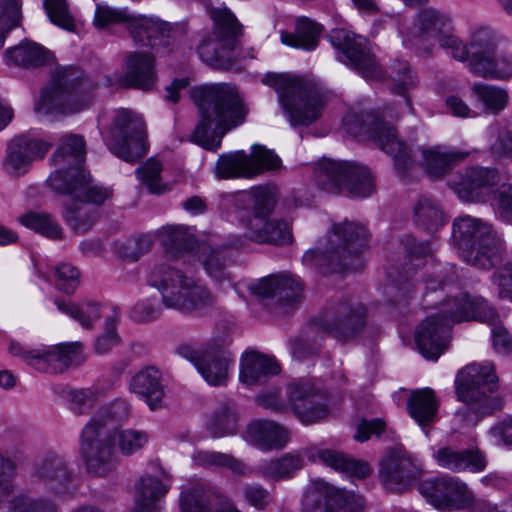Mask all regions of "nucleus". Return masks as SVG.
Here are the masks:
<instances>
[{"label":"nucleus","mask_w":512,"mask_h":512,"mask_svg":"<svg viewBox=\"0 0 512 512\" xmlns=\"http://www.w3.org/2000/svg\"><path fill=\"white\" fill-rule=\"evenodd\" d=\"M457 280L455 267L450 265L445 274L438 273L426 279L423 300L427 308L438 311L428 316L418 327L415 340L420 354L427 360H437L447 349L451 324L477 320L494 325L498 318L494 308L479 296L466 292L440 298L433 294L448 289Z\"/></svg>","instance_id":"nucleus-1"},{"label":"nucleus","mask_w":512,"mask_h":512,"mask_svg":"<svg viewBox=\"0 0 512 512\" xmlns=\"http://www.w3.org/2000/svg\"><path fill=\"white\" fill-rule=\"evenodd\" d=\"M129 408L123 401L115 402L101 415L94 416L83 428L80 450L87 469L105 476L116 465V448L123 456H132L141 451L149 441L146 431L137 429H115L114 425L128 417Z\"/></svg>","instance_id":"nucleus-2"},{"label":"nucleus","mask_w":512,"mask_h":512,"mask_svg":"<svg viewBox=\"0 0 512 512\" xmlns=\"http://www.w3.org/2000/svg\"><path fill=\"white\" fill-rule=\"evenodd\" d=\"M191 96L200 114L191 140L207 150L216 151L224 135L244 123L248 107L236 87L229 84L197 87Z\"/></svg>","instance_id":"nucleus-3"},{"label":"nucleus","mask_w":512,"mask_h":512,"mask_svg":"<svg viewBox=\"0 0 512 512\" xmlns=\"http://www.w3.org/2000/svg\"><path fill=\"white\" fill-rule=\"evenodd\" d=\"M147 282L159 291L163 306L185 315H200L216 303L215 295L200 279L165 261L153 266Z\"/></svg>","instance_id":"nucleus-4"},{"label":"nucleus","mask_w":512,"mask_h":512,"mask_svg":"<svg viewBox=\"0 0 512 512\" xmlns=\"http://www.w3.org/2000/svg\"><path fill=\"white\" fill-rule=\"evenodd\" d=\"M263 83L276 90L292 126H308L321 117L326 96L314 77L267 73Z\"/></svg>","instance_id":"nucleus-5"},{"label":"nucleus","mask_w":512,"mask_h":512,"mask_svg":"<svg viewBox=\"0 0 512 512\" xmlns=\"http://www.w3.org/2000/svg\"><path fill=\"white\" fill-rule=\"evenodd\" d=\"M368 232L365 227L343 221L334 224L324 250H310L303 256V263L326 274L355 270L362 266L358 254L366 245Z\"/></svg>","instance_id":"nucleus-6"},{"label":"nucleus","mask_w":512,"mask_h":512,"mask_svg":"<svg viewBox=\"0 0 512 512\" xmlns=\"http://www.w3.org/2000/svg\"><path fill=\"white\" fill-rule=\"evenodd\" d=\"M452 238L462 259L472 266L490 269L501 260L504 241L490 223L480 218H456Z\"/></svg>","instance_id":"nucleus-7"},{"label":"nucleus","mask_w":512,"mask_h":512,"mask_svg":"<svg viewBox=\"0 0 512 512\" xmlns=\"http://www.w3.org/2000/svg\"><path fill=\"white\" fill-rule=\"evenodd\" d=\"M399 115L393 107H387L381 116L371 112L361 115L348 114L343 123L347 132L354 137H365L371 139L382 151L390 155L397 171L405 176L406 171L414 165L406 144L401 141L397 131L387 119H397Z\"/></svg>","instance_id":"nucleus-8"},{"label":"nucleus","mask_w":512,"mask_h":512,"mask_svg":"<svg viewBox=\"0 0 512 512\" xmlns=\"http://www.w3.org/2000/svg\"><path fill=\"white\" fill-rule=\"evenodd\" d=\"M92 83L74 66L58 68L52 84L42 91L35 111L43 115H69L85 109L91 101Z\"/></svg>","instance_id":"nucleus-9"},{"label":"nucleus","mask_w":512,"mask_h":512,"mask_svg":"<svg viewBox=\"0 0 512 512\" xmlns=\"http://www.w3.org/2000/svg\"><path fill=\"white\" fill-rule=\"evenodd\" d=\"M288 403L278 392L263 393L257 396L258 404L275 413L291 410L299 421L310 425L321 421L328 415L327 394L310 379H297L290 382L286 389Z\"/></svg>","instance_id":"nucleus-10"},{"label":"nucleus","mask_w":512,"mask_h":512,"mask_svg":"<svg viewBox=\"0 0 512 512\" xmlns=\"http://www.w3.org/2000/svg\"><path fill=\"white\" fill-rule=\"evenodd\" d=\"M455 388L458 399L469 405L477 420L502 407L497 395L498 377L491 362L466 365L456 376Z\"/></svg>","instance_id":"nucleus-11"},{"label":"nucleus","mask_w":512,"mask_h":512,"mask_svg":"<svg viewBox=\"0 0 512 512\" xmlns=\"http://www.w3.org/2000/svg\"><path fill=\"white\" fill-rule=\"evenodd\" d=\"M210 14L214 22L213 34L201 41L198 53L208 65L226 69L240 57L235 51L242 35L241 25L226 8L214 9Z\"/></svg>","instance_id":"nucleus-12"},{"label":"nucleus","mask_w":512,"mask_h":512,"mask_svg":"<svg viewBox=\"0 0 512 512\" xmlns=\"http://www.w3.org/2000/svg\"><path fill=\"white\" fill-rule=\"evenodd\" d=\"M104 139L115 156L129 163L138 161L148 151L146 124L141 116L127 109L114 112Z\"/></svg>","instance_id":"nucleus-13"},{"label":"nucleus","mask_w":512,"mask_h":512,"mask_svg":"<svg viewBox=\"0 0 512 512\" xmlns=\"http://www.w3.org/2000/svg\"><path fill=\"white\" fill-rule=\"evenodd\" d=\"M315 176L321 189L332 194L346 190L352 197H368L375 191L369 169L355 163L323 159Z\"/></svg>","instance_id":"nucleus-14"},{"label":"nucleus","mask_w":512,"mask_h":512,"mask_svg":"<svg viewBox=\"0 0 512 512\" xmlns=\"http://www.w3.org/2000/svg\"><path fill=\"white\" fill-rule=\"evenodd\" d=\"M9 353L20 358L27 365L45 373H62L72 366L85 361L80 342L41 346L31 349L20 342L12 341Z\"/></svg>","instance_id":"nucleus-15"},{"label":"nucleus","mask_w":512,"mask_h":512,"mask_svg":"<svg viewBox=\"0 0 512 512\" xmlns=\"http://www.w3.org/2000/svg\"><path fill=\"white\" fill-rule=\"evenodd\" d=\"M126 23L135 44L150 46L152 49L159 45L169 44L171 28L168 23L148 17H135L127 10L113 9L106 4L96 5L94 23L104 27L113 23Z\"/></svg>","instance_id":"nucleus-16"},{"label":"nucleus","mask_w":512,"mask_h":512,"mask_svg":"<svg viewBox=\"0 0 512 512\" xmlns=\"http://www.w3.org/2000/svg\"><path fill=\"white\" fill-rule=\"evenodd\" d=\"M281 160L272 151L263 146H253L252 153L236 151L219 157L216 174L219 178H252L265 170L280 167Z\"/></svg>","instance_id":"nucleus-17"},{"label":"nucleus","mask_w":512,"mask_h":512,"mask_svg":"<svg viewBox=\"0 0 512 512\" xmlns=\"http://www.w3.org/2000/svg\"><path fill=\"white\" fill-rule=\"evenodd\" d=\"M418 490L427 502L444 511L466 508L475 500L464 481L449 475L425 480L419 484Z\"/></svg>","instance_id":"nucleus-18"},{"label":"nucleus","mask_w":512,"mask_h":512,"mask_svg":"<svg viewBox=\"0 0 512 512\" xmlns=\"http://www.w3.org/2000/svg\"><path fill=\"white\" fill-rule=\"evenodd\" d=\"M362 496L317 480L308 487L303 500L305 512H362Z\"/></svg>","instance_id":"nucleus-19"},{"label":"nucleus","mask_w":512,"mask_h":512,"mask_svg":"<svg viewBox=\"0 0 512 512\" xmlns=\"http://www.w3.org/2000/svg\"><path fill=\"white\" fill-rule=\"evenodd\" d=\"M332 45L341 51L339 58L351 65L363 77L380 79L382 70L365 44V40L345 29H335L330 35Z\"/></svg>","instance_id":"nucleus-20"},{"label":"nucleus","mask_w":512,"mask_h":512,"mask_svg":"<svg viewBox=\"0 0 512 512\" xmlns=\"http://www.w3.org/2000/svg\"><path fill=\"white\" fill-rule=\"evenodd\" d=\"M51 147V143L30 133L14 137L8 144L3 161L5 172L12 176L25 174L29 165L33 161L43 158Z\"/></svg>","instance_id":"nucleus-21"},{"label":"nucleus","mask_w":512,"mask_h":512,"mask_svg":"<svg viewBox=\"0 0 512 512\" xmlns=\"http://www.w3.org/2000/svg\"><path fill=\"white\" fill-rule=\"evenodd\" d=\"M366 324V308L363 304L342 301L330 307L324 316V326L339 339H349Z\"/></svg>","instance_id":"nucleus-22"},{"label":"nucleus","mask_w":512,"mask_h":512,"mask_svg":"<svg viewBox=\"0 0 512 512\" xmlns=\"http://www.w3.org/2000/svg\"><path fill=\"white\" fill-rule=\"evenodd\" d=\"M250 291L262 299H275L282 306L297 303L303 294V283L288 274H273L249 285Z\"/></svg>","instance_id":"nucleus-23"},{"label":"nucleus","mask_w":512,"mask_h":512,"mask_svg":"<svg viewBox=\"0 0 512 512\" xmlns=\"http://www.w3.org/2000/svg\"><path fill=\"white\" fill-rule=\"evenodd\" d=\"M420 468L403 449L388 451L380 462L379 474L390 489L409 486L420 475Z\"/></svg>","instance_id":"nucleus-24"},{"label":"nucleus","mask_w":512,"mask_h":512,"mask_svg":"<svg viewBox=\"0 0 512 512\" xmlns=\"http://www.w3.org/2000/svg\"><path fill=\"white\" fill-rule=\"evenodd\" d=\"M181 354L190 359L203 378L211 385H222L228 376L231 357L220 348H206L194 351L189 347H181Z\"/></svg>","instance_id":"nucleus-25"},{"label":"nucleus","mask_w":512,"mask_h":512,"mask_svg":"<svg viewBox=\"0 0 512 512\" xmlns=\"http://www.w3.org/2000/svg\"><path fill=\"white\" fill-rule=\"evenodd\" d=\"M245 236L259 244L286 245L292 242L290 224L282 219L249 217L245 223Z\"/></svg>","instance_id":"nucleus-26"},{"label":"nucleus","mask_w":512,"mask_h":512,"mask_svg":"<svg viewBox=\"0 0 512 512\" xmlns=\"http://www.w3.org/2000/svg\"><path fill=\"white\" fill-rule=\"evenodd\" d=\"M496 170L484 167H470L454 182L458 196L466 202L484 201L486 190L498 183Z\"/></svg>","instance_id":"nucleus-27"},{"label":"nucleus","mask_w":512,"mask_h":512,"mask_svg":"<svg viewBox=\"0 0 512 512\" xmlns=\"http://www.w3.org/2000/svg\"><path fill=\"white\" fill-rule=\"evenodd\" d=\"M438 466L455 473H480L487 466L485 454L478 448L456 450L452 447L439 448L433 454Z\"/></svg>","instance_id":"nucleus-28"},{"label":"nucleus","mask_w":512,"mask_h":512,"mask_svg":"<svg viewBox=\"0 0 512 512\" xmlns=\"http://www.w3.org/2000/svg\"><path fill=\"white\" fill-rule=\"evenodd\" d=\"M154 61L155 55L152 52L129 53L125 74L120 79L121 85L142 90L151 89L156 80Z\"/></svg>","instance_id":"nucleus-29"},{"label":"nucleus","mask_w":512,"mask_h":512,"mask_svg":"<svg viewBox=\"0 0 512 512\" xmlns=\"http://www.w3.org/2000/svg\"><path fill=\"white\" fill-rule=\"evenodd\" d=\"M34 477L53 494H63L72 481V471L61 456H49L39 462Z\"/></svg>","instance_id":"nucleus-30"},{"label":"nucleus","mask_w":512,"mask_h":512,"mask_svg":"<svg viewBox=\"0 0 512 512\" xmlns=\"http://www.w3.org/2000/svg\"><path fill=\"white\" fill-rule=\"evenodd\" d=\"M304 454L313 462L319 461L336 471L358 479L366 478L371 473L367 462L354 460L337 450L309 447L304 450Z\"/></svg>","instance_id":"nucleus-31"},{"label":"nucleus","mask_w":512,"mask_h":512,"mask_svg":"<svg viewBox=\"0 0 512 512\" xmlns=\"http://www.w3.org/2000/svg\"><path fill=\"white\" fill-rule=\"evenodd\" d=\"M247 440L264 451L284 448L289 441V431L270 420L252 421L246 429Z\"/></svg>","instance_id":"nucleus-32"},{"label":"nucleus","mask_w":512,"mask_h":512,"mask_svg":"<svg viewBox=\"0 0 512 512\" xmlns=\"http://www.w3.org/2000/svg\"><path fill=\"white\" fill-rule=\"evenodd\" d=\"M182 512H240L229 500L196 485L181 496Z\"/></svg>","instance_id":"nucleus-33"},{"label":"nucleus","mask_w":512,"mask_h":512,"mask_svg":"<svg viewBox=\"0 0 512 512\" xmlns=\"http://www.w3.org/2000/svg\"><path fill=\"white\" fill-rule=\"evenodd\" d=\"M130 389L140 396L151 410L161 408L164 405L166 392L162 383V374L155 367L142 369L133 376Z\"/></svg>","instance_id":"nucleus-34"},{"label":"nucleus","mask_w":512,"mask_h":512,"mask_svg":"<svg viewBox=\"0 0 512 512\" xmlns=\"http://www.w3.org/2000/svg\"><path fill=\"white\" fill-rule=\"evenodd\" d=\"M279 371V365L273 359L258 352H248L241 359L240 381L247 386L264 384Z\"/></svg>","instance_id":"nucleus-35"},{"label":"nucleus","mask_w":512,"mask_h":512,"mask_svg":"<svg viewBox=\"0 0 512 512\" xmlns=\"http://www.w3.org/2000/svg\"><path fill=\"white\" fill-rule=\"evenodd\" d=\"M420 152L422 166L431 178L442 177L453 165L468 156V152L442 146L421 148Z\"/></svg>","instance_id":"nucleus-36"},{"label":"nucleus","mask_w":512,"mask_h":512,"mask_svg":"<svg viewBox=\"0 0 512 512\" xmlns=\"http://www.w3.org/2000/svg\"><path fill=\"white\" fill-rule=\"evenodd\" d=\"M168 492V484L153 475L143 476L136 486L134 512H160L161 499Z\"/></svg>","instance_id":"nucleus-37"},{"label":"nucleus","mask_w":512,"mask_h":512,"mask_svg":"<svg viewBox=\"0 0 512 512\" xmlns=\"http://www.w3.org/2000/svg\"><path fill=\"white\" fill-rule=\"evenodd\" d=\"M86 173L87 171L83 166L66 165L57 167L49 175L47 184L55 193L70 195L76 199L86 184Z\"/></svg>","instance_id":"nucleus-38"},{"label":"nucleus","mask_w":512,"mask_h":512,"mask_svg":"<svg viewBox=\"0 0 512 512\" xmlns=\"http://www.w3.org/2000/svg\"><path fill=\"white\" fill-rule=\"evenodd\" d=\"M413 221L423 230L433 233L446 223L443 209L432 196H420L413 205Z\"/></svg>","instance_id":"nucleus-39"},{"label":"nucleus","mask_w":512,"mask_h":512,"mask_svg":"<svg viewBox=\"0 0 512 512\" xmlns=\"http://www.w3.org/2000/svg\"><path fill=\"white\" fill-rule=\"evenodd\" d=\"M304 466V458L299 451H292L283 454L280 457L263 461L259 467V473L266 479L275 481L285 480Z\"/></svg>","instance_id":"nucleus-40"},{"label":"nucleus","mask_w":512,"mask_h":512,"mask_svg":"<svg viewBox=\"0 0 512 512\" xmlns=\"http://www.w3.org/2000/svg\"><path fill=\"white\" fill-rule=\"evenodd\" d=\"M6 58L19 67L26 69L38 68L49 63L51 53L43 46L31 42H21L19 45L6 51Z\"/></svg>","instance_id":"nucleus-41"},{"label":"nucleus","mask_w":512,"mask_h":512,"mask_svg":"<svg viewBox=\"0 0 512 512\" xmlns=\"http://www.w3.org/2000/svg\"><path fill=\"white\" fill-rule=\"evenodd\" d=\"M414 28L416 37L439 39L444 33L452 31V19L437 10L426 9L419 13Z\"/></svg>","instance_id":"nucleus-42"},{"label":"nucleus","mask_w":512,"mask_h":512,"mask_svg":"<svg viewBox=\"0 0 512 512\" xmlns=\"http://www.w3.org/2000/svg\"><path fill=\"white\" fill-rule=\"evenodd\" d=\"M497 51V39L494 32L489 28L476 29L470 38L469 52L470 62L468 68L474 74L477 64L484 65L486 60L491 59Z\"/></svg>","instance_id":"nucleus-43"},{"label":"nucleus","mask_w":512,"mask_h":512,"mask_svg":"<svg viewBox=\"0 0 512 512\" xmlns=\"http://www.w3.org/2000/svg\"><path fill=\"white\" fill-rule=\"evenodd\" d=\"M86 156V143L81 135L67 134L61 137L59 146L53 155L56 167L72 165L83 166Z\"/></svg>","instance_id":"nucleus-44"},{"label":"nucleus","mask_w":512,"mask_h":512,"mask_svg":"<svg viewBox=\"0 0 512 512\" xmlns=\"http://www.w3.org/2000/svg\"><path fill=\"white\" fill-rule=\"evenodd\" d=\"M321 34V26L308 18L296 21L295 32H282L281 41L289 46L304 50H314Z\"/></svg>","instance_id":"nucleus-45"},{"label":"nucleus","mask_w":512,"mask_h":512,"mask_svg":"<svg viewBox=\"0 0 512 512\" xmlns=\"http://www.w3.org/2000/svg\"><path fill=\"white\" fill-rule=\"evenodd\" d=\"M54 304L61 313L70 316L85 329H91L101 317L100 305L95 301L89 300L77 304L62 298H55Z\"/></svg>","instance_id":"nucleus-46"},{"label":"nucleus","mask_w":512,"mask_h":512,"mask_svg":"<svg viewBox=\"0 0 512 512\" xmlns=\"http://www.w3.org/2000/svg\"><path fill=\"white\" fill-rule=\"evenodd\" d=\"M437 402L434 391L430 388L415 390L408 401L411 417L421 426L434 421L437 412Z\"/></svg>","instance_id":"nucleus-47"},{"label":"nucleus","mask_w":512,"mask_h":512,"mask_svg":"<svg viewBox=\"0 0 512 512\" xmlns=\"http://www.w3.org/2000/svg\"><path fill=\"white\" fill-rule=\"evenodd\" d=\"M192 460L198 466L224 468L238 476H244L250 472L243 461L227 453L198 450L193 453Z\"/></svg>","instance_id":"nucleus-48"},{"label":"nucleus","mask_w":512,"mask_h":512,"mask_svg":"<svg viewBox=\"0 0 512 512\" xmlns=\"http://www.w3.org/2000/svg\"><path fill=\"white\" fill-rule=\"evenodd\" d=\"M472 95L481 102L486 111L498 114L503 111L509 102V93L505 88L484 84L474 83L471 86Z\"/></svg>","instance_id":"nucleus-49"},{"label":"nucleus","mask_w":512,"mask_h":512,"mask_svg":"<svg viewBox=\"0 0 512 512\" xmlns=\"http://www.w3.org/2000/svg\"><path fill=\"white\" fill-rule=\"evenodd\" d=\"M158 236L168 250H192L197 243L193 229L185 225L163 226Z\"/></svg>","instance_id":"nucleus-50"},{"label":"nucleus","mask_w":512,"mask_h":512,"mask_svg":"<svg viewBox=\"0 0 512 512\" xmlns=\"http://www.w3.org/2000/svg\"><path fill=\"white\" fill-rule=\"evenodd\" d=\"M19 222L41 235L56 240L61 239L63 229L55 218L47 212L30 211L19 217Z\"/></svg>","instance_id":"nucleus-51"},{"label":"nucleus","mask_w":512,"mask_h":512,"mask_svg":"<svg viewBox=\"0 0 512 512\" xmlns=\"http://www.w3.org/2000/svg\"><path fill=\"white\" fill-rule=\"evenodd\" d=\"M63 217L71 229L77 234L87 233L92 229L98 219L96 210L77 204L74 207H66Z\"/></svg>","instance_id":"nucleus-52"},{"label":"nucleus","mask_w":512,"mask_h":512,"mask_svg":"<svg viewBox=\"0 0 512 512\" xmlns=\"http://www.w3.org/2000/svg\"><path fill=\"white\" fill-rule=\"evenodd\" d=\"M238 421L234 408L224 405L217 410L208 423V429L214 437H224L237 431Z\"/></svg>","instance_id":"nucleus-53"},{"label":"nucleus","mask_w":512,"mask_h":512,"mask_svg":"<svg viewBox=\"0 0 512 512\" xmlns=\"http://www.w3.org/2000/svg\"><path fill=\"white\" fill-rule=\"evenodd\" d=\"M161 172L162 164L153 158L147 160L136 170L138 178L153 194H162L170 190V187L162 182Z\"/></svg>","instance_id":"nucleus-54"},{"label":"nucleus","mask_w":512,"mask_h":512,"mask_svg":"<svg viewBox=\"0 0 512 512\" xmlns=\"http://www.w3.org/2000/svg\"><path fill=\"white\" fill-rule=\"evenodd\" d=\"M474 75L490 79H507L512 76V58L507 56L491 57L485 64H477Z\"/></svg>","instance_id":"nucleus-55"},{"label":"nucleus","mask_w":512,"mask_h":512,"mask_svg":"<svg viewBox=\"0 0 512 512\" xmlns=\"http://www.w3.org/2000/svg\"><path fill=\"white\" fill-rule=\"evenodd\" d=\"M99 395L95 387L73 389L68 394L69 409L76 415L88 414L96 405Z\"/></svg>","instance_id":"nucleus-56"},{"label":"nucleus","mask_w":512,"mask_h":512,"mask_svg":"<svg viewBox=\"0 0 512 512\" xmlns=\"http://www.w3.org/2000/svg\"><path fill=\"white\" fill-rule=\"evenodd\" d=\"M200 261L206 273L215 281L220 282L226 278V258L223 252L211 247H203Z\"/></svg>","instance_id":"nucleus-57"},{"label":"nucleus","mask_w":512,"mask_h":512,"mask_svg":"<svg viewBox=\"0 0 512 512\" xmlns=\"http://www.w3.org/2000/svg\"><path fill=\"white\" fill-rule=\"evenodd\" d=\"M0 48L4 45L5 34L16 27L21 20V0H0Z\"/></svg>","instance_id":"nucleus-58"},{"label":"nucleus","mask_w":512,"mask_h":512,"mask_svg":"<svg viewBox=\"0 0 512 512\" xmlns=\"http://www.w3.org/2000/svg\"><path fill=\"white\" fill-rule=\"evenodd\" d=\"M44 8L52 23L68 31L75 30V21L66 0H44Z\"/></svg>","instance_id":"nucleus-59"},{"label":"nucleus","mask_w":512,"mask_h":512,"mask_svg":"<svg viewBox=\"0 0 512 512\" xmlns=\"http://www.w3.org/2000/svg\"><path fill=\"white\" fill-rule=\"evenodd\" d=\"M388 74L394 83L392 90L398 94H404L407 89L416 83V76L406 61L398 60L394 62L389 67Z\"/></svg>","instance_id":"nucleus-60"},{"label":"nucleus","mask_w":512,"mask_h":512,"mask_svg":"<svg viewBox=\"0 0 512 512\" xmlns=\"http://www.w3.org/2000/svg\"><path fill=\"white\" fill-rule=\"evenodd\" d=\"M491 205L501 221L512 224V186H502L492 198Z\"/></svg>","instance_id":"nucleus-61"},{"label":"nucleus","mask_w":512,"mask_h":512,"mask_svg":"<svg viewBox=\"0 0 512 512\" xmlns=\"http://www.w3.org/2000/svg\"><path fill=\"white\" fill-rule=\"evenodd\" d=\"M253 208L250 217H269L275 207V197L273 192L264 187L256 188L252 192Z\"/></svg>","instance_id":"nucleus-62"},{"label":"nucleus","mask_w":512,"mask_h":512,"mask_svg":"<svg viewBox=\"0 0 512 512\" xmlns=\"http://www.w3.org/2000/svg\"><path fill=\"white\" fill-rule=\"evenodd\" d=\"M440 46L447 51L455 60L460 62H470L469 44L466 45L463 41L451 31L444 33L438 39Z\"/></svg>","instance_id":"nucleus-63"},{"label":"nucleus","mask_w":512,"mask_h":512,"mask_svg":"<svg viewBox=\"0 0 512 512\" xmlns=\"http://www.w3.org/2000/svg\"><path fill=\"white\" fill-rule=\"evenodd\" d=\"M79 271L70 264H61L56 267V287L66 294H73L79 285Z\"/></svg>","instance_id":"nucleus-64"}]
</instances>
